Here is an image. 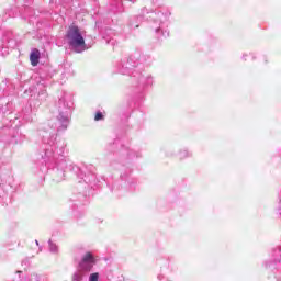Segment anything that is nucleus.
<instances>
[{"mask_svg": "<svg viewBox=\"0 0 281 281\" xmlns=\"http://www.w3.org/2000/svg\"><path fill=\"white\" fill-rule=\"evenodd\" d=\"M170 16H172V13L168 10L165 11H158V12H151V15L149 19L150 27L155 34H157L158 38H168L170 36V31H168V25H170Z\"/></svg>", "mask_w": 281, "mask_h": 281, "instance_id": "obj_4", "label": "nucleus"}, {"mask_svg": "<svg viewBox=\"0 0 281 281\" xmlns=\"http://www.w3.org/2000/svg\"><path fill=\"white\" fill-rule=\"evenodd\" d=\"M100 280V272H92L88 277V281H99Z\"/></svg>", "mask_w": 281, "mask_h": 281, "instance_id": "obj_12", "label": "nucleus"}, {"mask_svg": "<svg viewBox=\"0 0 281 281\" xmlns=\"http://www.w3.org/2000/svg\"><path fill=\"white\" fill-rule=\"evenodd\" d=\"M153 56L144 54L142 49L136 48L128 57L121 59L117 64L119 74L122 76H132L138 82L139 87H153L155 78L151 75H143L139 67H150Z\"/></svg>", "mask_w": 281, "mask_h": 281, "instance_id": "obj_2", "label": "nucleus"}, {"mask_svg": "<svg viewBox=\"0 0 281 281\" xmlns=\"http://www.w3.org/2000/svg\"><path fill=\"white\" fill-rule=\"evenodd\" d=\"M66 38L70 48H72L76 54H82L87 49V44L85 43V37L78 25H70L66 33Z\"/></svg>", "mask_w": 281, "mask_h": 281, "instance_id": "obj_5", "label": "nucleus"}, {"mask_svg": "<svg viewBox=\"0 0 281 281\" xmlns=\"http://www.w3.org/2000/svg\"><path fill=\"white\" fill-rule=\"evenodd\" d=\"M180 159H188V157H192V153H190L188 149H182L179 153Z\"/></svg>", "mask_w": 281, "mask_h": 281, "instance_id": "obj_10", "label": "nucleus"}, {"mask_svg": "<svg viewBox=\"0 0 281 281\" xmlns=\"http://www.w3.org/2000/svg\"><path fill=\"white\" fill-rule=\"evenodd\" d=\"M42 142L44 144V154L42 159L46 168H54L56 166L57 171L55 173L60 177L59 181L65 179V170H70L79 179V183H85L88 188L98 186V177L90 171L89 167H78L69 164L63 155H65V144L56 142V132H46L43 135Z\"/></svg>", "mask_w": 281, "mask_h": 281, "instance_id": "obj_1", "label": "nucleus"}, {"mask_svg": "<svg viewBox=\"0 0 281 281\" xmlns=\"http://www.w3.org/2000/svg\"><path fill=\"white\" fill-rule=\"evenodd\" d=\"M48 247H49L50 254H58V246L52 243V240L48 241Z\"/></svg>", "mask_w": 281, "mask_h": 281, "instance_id": "obj_11", "label": "nucleus"}, {"mask_svg": "<svg viewBox=\"0 0 281 281\" xmlns=\"http://www.w3.org/2000/svg\"><path fill=\"white\" fill-rule=\"evenodd\" d=\"M164 277L161 274L158 276V280H162Z\"/></svg>", "mask_w": 281, "mask_h": 281, "instance_id": "obj_17", "label": "nucleus"}, {"mask_svg": "<svg viewBox=\"0 0 281 281\" xmlns=\"http://www.w3.org/2000/svg\"><path fill=\"white\" fill-rule=\"evenodd\" d=\"M35 245H37V246H38V240H35Z\"/></svg>", "mask_w": 281, "mask_h": 281, "instance_id": "obj_18", "label": "nucleus"}, {"mask_svg": "<svg viewBox=\"0 0 281 281\" xmlns=\"http://www.w3.org/2000/svg\"><path fill=\"white\" fill-rule=\"evenodd\" d=\"M30 281H43V277L40 276L38 273H33L31 274Z\"/></svg>", "mask_w": 281, "mask_h": 281, "instance_id": "obj_14", "label": "nucleus"}, {"mask_svg": "<svg viewBox=\"0 0 281 281\" xmlns=\"http://www.w3.org/2000/svg\"><path fill=\"white\" fill-rule=\"evenodd\" d=\"M25 139V136L19 132V130H13V135L10 139V144H21Z\"/></svg>", "mask_w": 281, "mask_h": 281, "instance_id": "obj_7", "label": "nucleus"}, {"mask_svg": "<svg viewBox=\"0 0 281 281\" xmlns=\"http://www.w3.org/2000/svg\"><path fill=\"white\" fill-rule=\"evenodd\" d=\"M104 120V114L102 112H97L94 115V122H102Z\"/></svg>", "mask_w": 281, "mask_h": 281, "instance_id": "obj_13", "label": "nucleus"}, {"mask_svg": "<svg viewBox=\"0 0 281 281\" xmlns=\"http://www.w3.org/2000/svg\"><path fill=\"white\" fill-rule=\"evenodd\" d=\"M38 95L40 97L43 95V98L45 99V98H47V92H45V90H43L42 92L38 93Z\"/></svg>", "mask_w": 281, "mask_h": 281, "instance_id": "obj_16", "label": "nucleus"}, {"mask_svg": "<svg viewBox=\"0 0 281 281\" xmlns=\"http://www.w3.org/2000/svg\"><path fill=\"white\" fill-rule=\"evenodd\" d=\"M83 278H85V272H82L81 270H78L72 274V281H82Z\"/></svg>", "mask_w": 281, "mask_h": 281, "instance_id": "obj_9", "label": "nucleus"}, {"mask_svg": "<svg viewBox=\"0 0 281 281\" xmlns=\"http://www.w3.org/2000/svg\"><path fill=\"white\" fill-rule=\"evenodd\" d=\"M55 106L58 113L57 120L60 124L58 131H67L74 111V97L67 92L61 93Z\"/></svg>", "mask_w": 281, "mask_h": 281, "instance_id": "obj_3", "label": "nucleus"}, {"mask_svg": "<svg viewBox=\"0 0 281 281\" xmlns=\"http://www.w3.org/2000/svg\"><path fill=\"white\" fill-rule=\"evenodd\" d=\"M93 267H95V257L91 252H86L79 262V270L83 273H91Z\"/></svg>", "mask_w": 281, "mask_h": 281, "instance_id": "obj_6", "label": "nucleus"}, {"mask_svg": "<svg viewBox=\"0 0 281 281\" xmlns=\"http://www.w3.org/2000/svg\"><path fill=\"white\" fill-rule=\"evenodd\" d=\"M130 25H131L132 30H135V29L139 27V24H136L133 21L130 23Z\"/></svg>", "mask_w": 281, "mask_h": 281, "instance_id": "obj_15", "label": "nucleus"}, {"mask_svg": "<svg viewBox=\"0 0 281 281\" xmlns=\"http://www.w3.org/2000/svg\"><path fill=\"white\" fill-rule=\"evenodd\" d=\"M41 58V52L38 49H35L30 55L31 65L33 67H36L38 65V59Z\"/></svg>", "mask_w": 281, "mask_h": 281, "instance_id": "obj_8", "label": "nucleus"}, {"mask_svg": "<svg viewBox=\"0 0 281 281\" xmlns=\"http://www.w3.org/2000/svg\"><path fill=\"white\" fill-rule=\"evenodd\" d=\"M16 273H22L21 271H18Z\"/></svg>", "mask_w": 281, "mask_h": 281, "instance_id": "obj_19", "label": "nucleus"}]
</instances>
